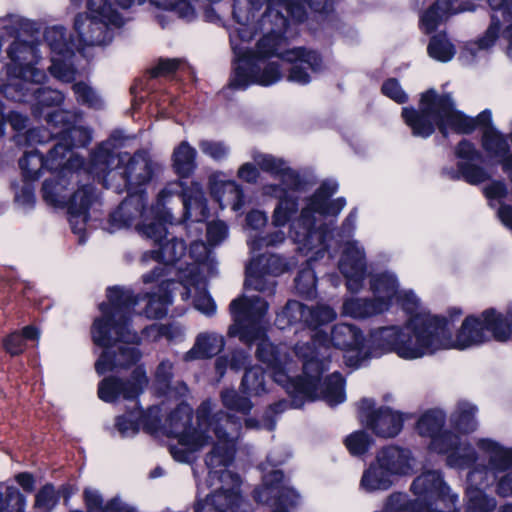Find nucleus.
<instances>
[{"instance_id": "obj_1", "label": "nucleus", "mask_w": 512, "mask_h": 512, "mask_svg": "<svg viewBox=\"0 0 512 512\" xmlns=\"http://www.w3.org/2000/svg\"><path fill=\"white\" fill-rule=\"evenodd\" d=\"M445 316L430 313L412 315L404 326L379 327L370 332L366 340L362 331L353 324L338 323L331 330V342L337 349L355 351L350 365L395 352L400 358L413 360L433 355L439 350L467 349L495 340L512 341V306L501 313L495 308L485 309L479 316H467L456 334L455 341Z\"/></svg>"}, {"instance_id": "obj_2", "label": "nucleus", "mask_w": 512, "mask_h": 512, "mask_svg": "<svg viewBox=\"0 0 512 512\" xmlns=\"http://www.w3.org/2000/svg\"><path fill=\"white\" fill-rule=\"evenodd\" d=\"M232 14L240 27L230 33L236 64L229 79L231 89L245 90L252 84L270 86L281 80L280 64L266 62L272 57L289 63L286 79L303 86L312 81L313 74L326 69L323 56L317 50L303 46L285 49V34L291 22L303 23L307 19V12L300 5L269 0L256 25L252 26L254 19L239 7V0H234Z\"/></svg>"}, {"instance_id": "obj_3", "label": "nucleus", "mask_w": 512, "mask_h": 512, "mask_svg": "<svg viewBox=\"0 0 512 512\" xmlns=\"http://www.w3.org/2000/svg\"><path fill=\"white\" fill-rule=\"evenodd\" d=\"M268 302L260 296H240L229 304L233 323L228 328L230 337H238L240 342L251 348L256 342V358L267 364L273 372V380L281 385L287 393H300L313 396L321 373L326 369L319 360L313 342L298 343L295 353L302 360V375L290 377L286 372L287 356L271 343L266 334L265 316Z\"/></svg>"}, {"instance_id": "obj_4", "label": "nucleus", "mask_w": 512, "mask_h": 512, "mask_svg": "<svg viewBox=\"0 0 512 512\" xmlns=\"http://www.w3.org/2000/svg\"><path fill=\"white\" fill-rule=\"evenodd\" d=\"M107 299L108 303L99 305L102 316L96 318L91 326L94 344L105 348L95 362V371L100 376L116 368H128L141 358L140 351L135 347L121 346L117 352L108 348L116 342H138L137 333L131 331L130 327L134 308L143 298L131 289L113 286L107 288Z\"/></svg>"}, {"instance_id": "obj_5", "label": "nucleus", "mask_w": 512, "mask_h": 512, "mask_svg": "<svg viewBox=\"0 0 512 512\" xmlns=\"http://www.w3.org/2000/svg\"><path fill=\"white\" fill-rule=\"evenodd\" d=\"M401 116L412 135L423 139L434 134L436 128L447 139L449 129L457 134L469 135L478 126L484 129L494 127L489 109L483 110L475 118L469 117L455 109L450 93L438 94L433 88L421 94L418 109L412 106L403 107Z\"/></svg>"}, {"instance_id": "obj_6", "label": "nucleus", "mask_w": 512, "mask_h": 512, "mask_svg": "<svg viewBox=\"0 0 512 512\" xmlns=\"http://www.w3.org/2000/svg\"><path fill=\"white\" fill-rule=\"evenodd\" d=\"M170 196L166 189H162L148 212L139 217L141 221L136 226L138 233L152 240L155 246V249L143 253L142 261L154 260L159 263L142 276L145 284L157 282L168 275L172 266L186 254L187 246L182 238L174 235L168 238L171 235L169 226L178 223L166 207V201Z\"/></svg>"}, {"instance_id": "obj_7", "label": "nucleus", "mask_w": 512, "mask_h": 512, "mask_svg": "<svg viewBox=\"0 0 512 512\" xmlns=\"http://www.w3.org/2000/svg\"><path fill=\"white\" fill-rule=\"evenodd\" d=\"M226 429L225 438H217L212 450L205 457V464L209 469L207 482L210 486L214 480H218L221 486L204 499L196 498L193 503L194 512H235L242 501L241 478L237 473L228 470L234 462L236 447L231 432H237L241 428L233 424L222 423Z\"/></svg>"}, {"instance_id": "obj_8", "label": "nucleus", "mask_w": 512, "mask_h": 512, "mask_svg": "<svg viewBox=\"0 0 512 512\" xmlns=\"http://www.w3.org/2000/svg\"><path fill=\"white\" fill-rule=\"evenodd\" d=\"M155 170L156 163L149 154L138 150L118 173L123 185L114 186V191L117 194L126 191L127 197L110 213L106 228L109 233L129 228L135 220L148 212L145 185L152 180Z\"/></svg>"}, {"instance_id": "obj_9", "label": "nucleus", "mask_w": 512, "mask_h": 512, "mask_svg": "<svg viewBox=\"0 0 512 512\" xmlns=\"http://www.w3.org/2000/svg\"><path fill=\"white\" fill-rule=\"evenodd\" d=\"M192 419L193 409L182 402L165 419L163 433L167 437L177 438L181 445L190 447L191 450H199L212 439L210 431H213L216 438H225L223 422L239 426V418L235 415L222 410L212 415L210 400L203 401L196 411L197 427L192 425Z\"/></svg>"}, {"instance_id": "obj_10", "label": "nucleus", "mask_w": 512, "mask_h": 512, "mask_svg": "<svg viewBox=\"0 0 512 512\" xmlns=\"http://www.w3.org/2000/svg\"><path fill=\"white\" fill-rule=\"evenodd\" d=\"M147 385L146 372L140 366L134 368L126 378L110 375L98 384V397L106 403H116L120 399L135 402L132 410L115 419V428L122 438L135 436L139 432L143 409L139 406L138 398Z\"/></svg>"}, {"instance_id": "obj_11", "label": "nucleus", "mask_w": 512, "mask_h": 512, "mask_svg": "<svg viewBox=\"0 0 512 512\" xmlns=\"http://www.w3.org/2000/svg\"><path fill=\"white\" fill-rule=\"evenodd\" d=\"M134 0H87V13H78L74 19V29L81 46H103L109 44L114 32L109 27H121L124 19L114 8L132 6Z\"/></svg>"}, {"instance_id": "obj_12", "label": "nucleus", "mask_w": 512, "mask_h": 512, "mask_svg": "<svg viewBox=\"0 0 512 512\" xmlns=\"http://www.w3.org/2000/svg\"><path fill=\"white\" fill-rule=\"evenodd\" d=\"M338 183L326 180L306 198V206L302 208L299 217L291 223L290 237L304 248L311 249L315 238L320 237L316 227V214L324 217L337 216L346 205L344 197L330 198L337 192Z\"/></svg>"}, {"instance_id": "obj_13", "label": "nucleus", "mask_w": 512, "mask_h": 512, "mask_svg": "<svg viewBox=\"0 0 512 512\" xmlns=\"http://www.w3.org/2000/svg\"><path fill=\"white\" fill-rule=\"evenodd\" d=\"M66 180L46 179L42 184L43 200L54 207H67L68 221L73 233L80 234L85 230L90 218L89 210L96 200V189L92 184H84L70 197L63 193Z\"/></svg>"}, {"instance_id": "obj_14", "label": "nucleus", "mask_w": 512, "mask_h": 512, "mask_svg": "<svg viewBox=\"0 0 512 512\" xmlns=\"http://www.w3.org/2000/svg\"><path fill=\"white\" fill-rule=\"evenodd\" d=\"M415 499L406 493L403 508L407 512H437V503L441 502L448 509L457 510L458 495L450 491L440 470H427L418 475L410 487Z\"/></svg>"}, {"instance_id": "obj_15", "label": "nucleus", "mask_w": 512, "mask_h": 512, "mask_svg": "<svg viewBox=\"0 0 512 512\" xmlns=\"http://www.w3.org/2000/svg\"><path fill=\"white\" fill-rule=\"evenodd\" d=\"M35 80L27 81L17 79L0 88V92L7 98L15 102H26L30 98L34 101L31 112L34 118L42 119L46 108L60 107L65 99L64 94L50 87L38 86Z\"/></svg>"}, {"instance_id": "obj_16", "label": "nucleus", "mask_w": 512, "mask_h": 512, "mask_svg": "<svg viewBox=\"0 0 512 512\" xmlns=\"http://www.w3.org/2000/svg\"><path fill=\"white\" fill-rule=\"evenodd\" d=\"M255 502L268 504L271 512H291L300 503L301 496L286 484L282 470L274 469L263 476V485L253 490Z\"/></svg>"}, {"instance_id": "obj_17", "label": "nucleus", "mask_w": 512, "mask_h": 512, "mask_svg": "<svg viewBox=\"0 0 512 512\" xmlns=\"http://www.w3.org/2000/svg\"><path fill=\"white\" fill-rule=\"evenodd\" d=\"M454 154L460 160L457 163V169L444 168L442 170V173L451 180L463 179L470 185H479L491 180L490 173L481 165L484 161L483 154L473 142L463 138L456 145Z\"/></svg>"}, {"instance_id": "obj_18", "label": "nucleus", "mask_w": 512, "mask_h": 512, "mask_svg": "<svg viewBox=\"0 0 512 512\" xmlns=\"http://www.w3.org/2000/svg\"><path fill=\"white\" fill-rule=\"evenodd\" d=\"M429 450L446 455V464L451 468L467 469L475 465L478 454L469 442H462L459 435L442 430L429 443Z\"/></svg>"}, {"instance_id": "obj_19", "label": "nucleus", "mask_w": 512, "mask_h": 512, "mask_svg": "<svg viewBox=\"0 0 512 512\" xmlns=\"http://www.w3.org/2000/svg\"><path fill=\"white\" fill-rule=\"evenodd\" d=\"M63 151L65 148L60 144H53L46 156L36 148L25 151L18 161L23 181H36L44 170L52 172L63 167Z\"/></svg>"}, {"instance_id": "obj_20", "label": "nucleus", "mask_w": 512, "mask_h": 512, "mask_svg": "<svg viewBox=\"0 0 512 512\" xmlns=\"http://www.w3.org/2000/svg\"><path fill=\"white\" fill-rule=\"evenodd\" d=\"M254 160L262 171L278 178L288 193L289 191L302 192L312 185L305 173L289 167L283 158H277L271 154H259L254 157Z\"/></svg>"}, {"instance_id": "obj_21", "label": "nucleus", "mask_w": 512, "mask_h": 512, "mask_svg": "<svg viewBox=\"0 0 512 512\" xmlns=\"http://www.w3.org/2000/svg\"><path fill=\"white\" fill-rule=\"evenodd\" d=\"M319 360L324 363L326 369L321 373L319 384L317 385L313 396L310 397L296 392L288 393L292 398V403L295 408L301 407L305 400L315 401L318 399V392H320V398L323 399L330 407L337 406L345 401L346 395L344 377L340 372L336 371L323 379L324 372H326L329 368L328 361L326 359L320 358Z\"/></svg>"}, {"instance_id": "obj_22", "label": "nucleus", "mask_w": 512, "mask_h": 512, "mask_svg": "<svg viewBox=\"0 0 512 512\" xmlns=\"http://www.w3.org/2000/svg\"><path fill=\"white\" fill-rule=\"evenodd\" d=\"M339 270L346 278L347 289L358 292L366 277L367 263L364 249L357 242H347L339 260Z\"/></svg>"}, {"instance_id": "obj_23", "label": "nucleus", "mask_w": 512, "mask_h": 512, "mask_svg": "<svg viewBox=\"0 0 512 512\" xmlns=\"http://www.w3.org/2000/svg\"><path fill=\"white\" fill-rule=\"evenodd\" d=\"M39 42L37 40L14 39L7 49L9 59L18 65L25 79L30 77L32 80L40 81L45 74L34 67L40 59Z\"/></svg>"}, {"instance_id": "obj_24", "label": "nucleus", "mask_w": 512, "mask_h": 512, "mask_svg": "<svg viewBox=\"0 0 512 512\" xmlns=\"http://www.w3.org/2000/svg\"><path fill=\"white\" fill-rule=\"evenodd\" d=\"M44 40L49 46L51 52L59 57V59L52 58L53 71H58L59 77H65V73H62L65 69V65L61 60L72 58V56H74L75 49L79 50L80 48L73 40L67 37V31L63 26L47 28L44 32Z\"/></svg>"}, {"instance_id": "obj_25", "label": "nucleus", "mask_w": 512, "mask_h": 512, "mask_svg": "<svg viewBox=\"0 0 512 512\" xmlns=\"http://www.w3.org/2000/svg\"><path fill=\"white\" fill-rule=\"evenodd\" d=\"M116 162L119 164L120 159L117 158L115 153L100 145L91 154L88 172L92 175L93 180L101 183L104 188H114L109 183V179H114L119 173V171L114 170Z\"/></svg>"}, {"instance_id": "obj_26", "label": "nucleus", "mask_w": 512, "mask_h": 512, "mask_svg": "<svg viewBox=\"0 0 512 512\" xmlns=\"http://www.w3.org/2000/svg\"><path fill=\"white\" fill-rule=\"evenodd\" d=\"M481 145L484 151L491 157L498 159L502 171L512 168V151L507 136L495 127L484 129Z\"/></svg>"}, {"instance_id": "obj_27", "label": "nucleus", "mask_w": 512, "mask_h": 512, "mask_svg": "<svg viewBox=\"0 0 512 512\" xmlns=\"http://www.w3.org/2000/svg\"><path fill=\"white\" fill-rule=\"evenodd\" d=\"M403 414L392 410L390 407L381 406L377 408V413L370 416L367 427L373 431L376 436L383 438H393L403 429Z\"/></svg>"}, {"instance_id": "obj_28", "label": "nucleus", "mask_w": 512, "mask_h": 512, "mask_svg": "<svg viewBox=\"0 0 512 512\" xmlns=\"http://www.w3.org/2000/svg\"><path fill=\"white\" fill-rule=\"evenodd\" d=\"M489 6L492 11L490 25L484 35L476 42L480 50H487L494 46L496 40L499 38L502 25L512 22V0L500 1L499 6Z\"/></svg>"}, {"instance_id": "obj_29", "label": "nucleus", "mask_w": 512, "mask_h": 512, "mask_svg": "<svg viewBox=\"0 0 512 512\" xmlns=\"http://www.w3.org/2000/svg\"><path fill=\"white\" fill-rule=\"evenodd\" d=\"M375 459L395 478L409 474L412 469L410 451L398 446L383 447Z\"/></svg>"}, {"instance_id": "obj_30", "label": "nucleus", "mask_w": 512, "mask_h": 512, "mask_svg": "<svg viewBox=\"0 0 512 512\" xmlns=\"http://www.w3.org/2000/svg\"><path fill=\"white\" fill-rule=\"evenodd\" d=\"M455 0H436L420 16V28L425 34H432L438 26L460 10L455 8Z\"/></svg>"}, {"instance_id": "obj_31", "label": "nucleus", "mask_w": 512, "mask_h": 512, "mask_svg": "<svg viewBox=\"0 0 512 512\" xmlns=\"http://www.w3.org/2000/svg\"><path fill=\"white\" fill-rule=\"evenodd\" d=\"M387 470H385L375 459L368 468L363 471L359 486L366 493H375L389 490L395 481Z\"/></svg>"}, {"instance_id": "obj_32", "label": "nucleus", "mask_w": 512, "mask_h": 512, "mask_svg": "<svg viewBox=\"0 0 512 512\" xmlns=\"http://www.w3.org/2000/svg\"><path fill=\"white\" fill-rule=\"evenodd\" d=\"M387 301L376 298H351L343 303V313L353 318L365 319L387 311Z\"/></svg>"}, {"instance_id": "obj_33", "label": "nucleus", "mask_w": 512, "mask_h": 512, "mask_svg": "<svg viewBox=\"0 0 512 512\" xmlns=\"http://www.w3.org/2000/svg\"><path fill=\"white\" fill-rule=\"evenodd\" d=\"M225 346L222 336L214 333H201L193 347L186 353L185 360L208 359L219 354Z\"/></svg>"}, {"instance_id": "obj_34", "label": "nucleus", "mask_w": 512, "mask_h": 512, "mask_svg": "<svg viewBox=\"0 0 512 512\" xmlns=\"http://www.w3.org/2000/svg\"><path fill=\"white\" fill-rule=\"evenodd\" d=\"M479 449L490 453L489 468L496 474L512 469V449L504 448L491 439H479Z\"/></svg>"}, {"instance_id": "obj_35", "label": "nucleus", "mask_w": 512, "mask_h": 512, "mask_svg": "<svg viewBox=\"0 0 512 512\" xmlns=\"http://www.w3.org/2000/svg\"><path fill=\"white\" fill-rule=\"evenodd\" d=\"M197 151L187 141H182L172 153V168L180 178L190 177L197 168Z\"/></svg>"}, {"instance_id": "obj_36", "label": "nucleus", "mask_w": 512, "mask_h": 512, "mask_svg": "<svg viewBox=\"0 0 512 512\" xmlns=\"http://www.w3.org/2000/svg\"><path fill=\"white\" fill-rule=\"evenodd\" d=\"M170 281L161 279L159 286L160 294L147 293L145 297H148V302L145 307V315L149 319L159 320L166 316L168 306L172 303V294L168 290Z\"/></svg>"}, {"instance_id": "obj_37", "label": "nucleus", "mask_w": 512, "mask_h": 512, "mask_svg": "<svg viewBox=\"0 0 512 512\" xmlns=\"http://www.w3.org/2000/svg\"><path fill=\"white\" fill-rule=\"evenodd\" d=\"M478 409L469 402H459L457 409L450 416L453 429L462 434H470L477 429L476 413Z\"/></svg>"}, {"instance_id": "obj_38", "label": "nucleus", "mask_w": 512, "mask_h": 512, "mask_svg": "<svg viewBox=\"0 0 512 512\" xmlns=\"http://www.w3.org/2000/svg\"><path fill=\"white\" fill-rule=\"evenodd\" d=\"M91 141V131L83 126H76L74 121L69 129H67V131L64 132L54 142V144H60L63 148H65V151H63V163L65 164L66 156L72 151L73 148L87 147Z\"/></svg>"}, {"instance_id": "obj_39", "label": "nucleus", "mask_w": 512, "mask_h": 512, "mask_svg": "<svg viewBox=\"0 0 512 512\" xmlns=\"http://www.w3.org/2000/svg\"><path fill=\"white\" fill-rule=\"evenodd\" d=\"M266 385V371L263 367L254 365L245 370L240 383V389L244 394L261 396L268 392Z\"/></svg>"}, {"instance_id": "obj_40", "label": "nucleus", "mask_w": 512, "mask_h": 512, "mask_svg": "<svg viewBox=\"0 0 512 512\" xmlns=\"http://www.w3.org/2000/svg\"><path fill=\"white\" fill-rule=\"evenodd\" d=\"M370 287L376 295V299L387 301V310L391 302L398 292V281L395 275L384 272L372 276L370 279Z\"/></svg>"}, {"instance_id": "obj_41", "label": "nucleus", "mask_w": 512, "mask_h": 512, "mask_svg": "<svg viewBox=\"0 0 512 512\" xmlns=\"http://www.w3.org/2000/svg\"><path fill=\"white\" fill-rule=\"evenodd\" d=\"M300 322L306 325V305L297 300H289L281 312L277 313L275 320L279 329H285Z\"/></svg>"}, {"instance_id": "obj_42", "label": "nucleus", "mask_w": 512, "mask_h": 512, "mask_svg": "<svg viewBox=\"0 0 512 512\" xmlns=\"http://www.w3.org/2000/svg\"><path fill=\"white\" fill-rule=\"evenodd\" d=\"M445 422L446 415L443 411L428 410L417 421V431L419 435L432 439L443 430Z\"/></svg>"}, {"instance_id": "obj_43", "label": "nucleus", "mask_w": 512, "mask_h": 512, "mask_svg": "<svg viewBox=\"0 0 512 512\" xmlns=\"http://www.w3.org/2000/svg\"><path fill=\"white\" fill-rule=\"evenodd\" d=\"M245 275V288H252L268 295L275 293L276 281L272 276H269L250 264L245 269Z\"/></svg>"}, {"instance_id": "obj_44", "label": "nucleus", "mask_w": 512, "mask_h": 512, "mask_svg": "<svg viewBox=\"0 0 512 512\" xmlns=\"http://www.w3.org/2000/svg\"><path fill=\"white\" fill-rule=\"evenodd\" d=\"M299 209V197L290 193L281 197L278 201L273 215L272 222L277 227H283L288 224L297 214Z\"/></svg>"}, {"instance_id": "obj_45", "label": "nucleus", "mask_w": 512, "mask_h": 512, "mask_svg": "<svg viewBox=\"0 0 512 512\" xmlns=\"http://www.w3.org/2000/svg\"><path fill=\"white\" fill-rule=\"evenodd\" d=\"M428 55L440 62H448L455 55V47L445 33H438L430 38L427 46Z\"/></svg>"}, {"instance_id": "obj_46", "label": "nucleus", "mask_w": 512, "mask_h": 512, "mask_svg": "<svg viewBox=\"0 0 512 512\" xmlns=\"http://www.w3.org/2000/svg\"><path fill=\"white\" fill-rule=\"evenodd\" d=\"M343 444L353 457H362L374 444V439L364 430H357L346 436Z\"/></svg>"}, {"instance_id": "obj_47", "label": "nucleus", "mask_w": 512, "mask_h": 512, "mask_svg": "<svg viewBox=\"0 0 512 512\" xmlns=\"http://www.w3.org/2000/svg\"><path fill=\"white\" fill-rule=\"evenodd\" d=\"M50 131L54 132L55 141L69 129L75 121L74 116L66 110L56 109L51 112H46L42 117Z\"/></svg>"}, {"instance_id": "obj_48", "label": "nucleus", "mask_w": 512, "mask_h": 512, "mask_svg": "<svg viewBox=\"0 0 512 512\" xmlns=\"http://www.w3.org/2000/svg\"><path fill=\"white\" fill-rule=\"evenodd\" d=\"M151 4L164 10L172 11L187 22L196 19V11L190 0H149Z\"/></svg>"}, {"instance_id": "obj_49", "label": "nucleus", "mask_w": 512, "mask_h": 512, "mask_svg": "<svg viewBox=\"0 0 512 512\" xmlns=\"http://www.w3.org/2000/svg\"><path fill=\"white\" fill-rule=\"evenodd\" d=\"M72 90L77 102L80 105L95 110L103 109L104 102L96 91L83 81L76 82L72 85Z\"/></svg>"}, {"instance_id": "obj_50", "label": "nucleus", "mask_w": 512, "mask_h": 512, "mask_svg": "<svg viewBox=\"0 0 512 512\" xmlns=\"http://www.w3.org/2000/svg\"><path fill=\"white\" fill-rule=\"evenodd\" d=\"M221 400L225 408L242 415L250 414L253 403L249 397L240 395L235 389H226L221 392Z\"/></svg>"}, {"instance_id": "obj_51", "label": "nucleus", "mask_w": 512, "mask_h": 512, "mask_svg": "<svg viewBox=\"0 0 512 512\" xmlns=\"http://www.w3.org/2000/svg\"><path fill=\"white\" fill-rule=\"evenodd\" d=\"M15 139L16 143L22 146H37L55 141L54 132L46 127L28 129L23 134L18 133Z\"/></svg>"}, {"instance_id": "obj_52", "label": "nucleus", "mask_w": 512, "mask_h": 512, "mask_svg": "<svg viewBox=\"0 0 512 512\" xmlns=\"http://www.w3.org/2000/svg\"><path fill=\"white\" fill-rule=\"evenodd\" d=\"M294 283L295 289L300 296L312 298L316 295L317 278L314 270L310 266L299 270L294 279Z\"/></svg>"}, {"instance_id": "obj_53", "label": "nucleus", "mask_w": 512, "mask_h": 512, "mask_svg": "<svg viewBox=\"0 0 512 512\" xmlns=\"http://www.w3.org/2000/svg\"><path fill=\"white\" fill-rule=\"evenodd\" d=\"M336 318V312L328 305L306 306V326L317 329L322 325L331 323Z\"/></svg>"}, {"instance_id": "obj_54", "label": "nucleus", "mask_w": 512, "mask_h": 512, "mask_svg": "<svg viewBox=\"0 0 512 512\" xmlns=\"http://www.w3.org/2000/svg\"><path fill=\"white\" fill-rule=\"evenodd\" d=\"M466 512H493L496 508V500L489 497L481 490H468Z\"/></svg>"}, {"instance_id": "obj_55", "label": "nucleus", "mask_w": 512, "mask_h": 512, "mask_svg": "<svg viewBox=\"0 0 512 512\" xmlns=\"http://www.w3.org/2000/svg\"><path fill=\"white\" fill-rule=\"evenodd\" d=\"M250 265L272 277L281 275L286 269L284 260L275 254L261 255L253 260Z\"/></svg>"}, {"instance_id": "obj_56", "label": "nucleus", "mask_w": 512, "mask_h": 512, "mask_svg": "<svg viewBox=\"0 0 512 512\" xmlns=\"http://www.w3.org/2000/svg\"><path fill=\"white\" fill-rule=\"evenodd\" d=\"M59 502V493L52 483H46L35 495L34 507L44 512H51Z\"/></svg>"}, {"instance_id": "obj_57", "label": "nucleus", "mask_w": 512, "mask_h": 512, "mask_svg": "<svg viewBox=\"0 0 512 512\" xmlns=\"http://www.w3.org/2000/svg\"><path fill=\"white\" fill-rule=\"evenodd\" d=\"M491 469L488 466H475L468 472L467 488L468 490H484L490 486Z\"/></svg>"}, {"instance_id": "obj_58", "label": "nucleus", "mask_w": 512, "mask_h": 512, "mask_svg": "<svg viewBox=\"0 0 512 512\" xmlns=\"http://www.w3.org/2000/svg\"><path fill=\"white\" fill-rule=\"evenodd\" d=\"M199 148L203 154L215 161L226 159L230 152L229 146L224 141L203 139L199 142Z\"/></svg>"}, {"instance_id": "obj_59", "label": "nucleus", "mask_w": 512, "mask_h": 512, "mask_svg": "<svg viewBox=\"0 0 512 512\" xmlns=\"http://www.w3.org/2000/svg\"><path fill=\"white\" fill-rule=\"evenodd\" d=\"M3 512H25L26 497L16 487H7L4 494Z\"/></svg>"}, {"instance_id": "obj_60", "label": "nucleus", "mask_w": 512, "mask_h": 512, "mask_svg": "<svg viewBox=\"0 0 512 512\" xmlns=\"http://www.w3.org/2000/svg\"><path fill=\"white\" fill-rule=\"evenodd\" d=\"M381 92L398 104H404L409 100L407 93L396 78L386 79L381 86Z\"/></svg>"}, {"instance_id": "obj_61", "label": "nucleus", "mask_w": 512, "mask_h": 512, "mask_svg": "<svg viewBox=\"0 0 512 512\" xmlns=\"http://www.w3.org/2000/svg\"><path fill=\"white\" fill-rule=\"evenodd\" d=\"M33 181H24L22 187L16 182L11 183V188L15 193V201L24 207L32 208L35 204V194Z\"/></svg>"}, {"instance_id": "obj_62", "label": "nucleus", "mask_w": 512, "mask_h": 512, "mask_svg": "<svg viewBox=\"0 0 512 512\" xmlns=\"http://www.w3.org/2000/svg\"><path fill=\"white\" fill-rule=\"evenodd\" d=\"M508 193V187L503 180H492L483 188V194L490 201L491 207L494 206L492 204L494 200H497L500 204L503 203Z\"/></svg>"}, {"instance_id": "obj_63", "label": "nucleus", "mask_w": 512, "mask_h": 512, "mask_svg": "<svg viewBox=\"0 0 512 512\" xmlns=\"http://www.w3.org/2000/svg\"><path fill=\"white\" fill-rule=\"evenodd\" d=\"M228 236V226L224 221L217 220L207 225V241L211 245H219Z\"/></svg>"}, {"instance_id": "obj_64", "label": "nucleus", "mask_w": 512, "mask_h": 512, "mask_svg": "<svg viewBox=\"0 0 512 512\" xmlns=\"http://www.w3.org/2000/svg\"><path fill=\"white\" fill-rule=\"evenodd\" d=\"M3 348L11 356H17L25 350L26 343L23 336L18 332H13L2 340Z\"/></svg>"}]
</instances>
